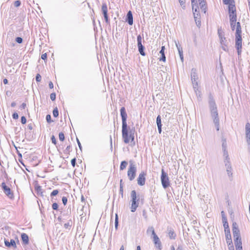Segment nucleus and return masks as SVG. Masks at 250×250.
Returning <instances> with one entry per match:
<instances>
[{"instance_id":"nucleus-7","label":"nucleus","mask_w":250,"mask_h":250,"mask_svg":"<svg viewBox=\"0 0 250 250\" xmlns=\"http://www.w3.org/2000/svg\"><path fill=\"white\" fill-rule=\"evenodd\" d=\"M162 174L161 176V180L162 185L164 188H166L169 186V181L167 174L164 171V169H162Z\"/></svg>"},{"instance_id":"nucleus-37","label":"nucleus","mask_w":250,"mask_h":250,"mask_svg":"<svg viewBox=\"0 0 250 250\" xmlns=\"http://www.w3.org/2000/svg\"><path fill=\"white\" fill-rule=\"evenodd\" d=\"M58 193H59L58 190H57V189L54 190L51 193L50 196H51V197L56 196L58 194Z\"/></svg>"},{"instance_id":"nucleus-28","label":"nucleus","mask_w":250,"mask_h":250,"mask_svg":"<svg viewBox=\"0 0 250 250\" xmlns=\"http://www.w3.org/2000/svg\"><path fill=\"white\" fill-rule=\"evenodd\" d=\"M230 22H234V24H236V15L235 14H230L229 15Z\"/></svg>"},{"instance_id":"nucleus-3","label":"nucleus","mask_w":250,"mask_h":250,"mask_svg":"<svg viewBox=\"0 0 250 250\" xmlns=\"http://www.w3.org/2000/svg\"><path fill=\"white\" fill-rule=\"evenodd\" d=\"M236 225L237 224L236 223H233L232 224V231L234 244L236 248L242 247L240 231L238 227H236Z\"/></svg>"},{"instance_id":"nucleus-6","label":"nucleus","mask_w":250,"mask_h":250,"mask_svg":"<svg viewBox=\"0 0 250 250\" xmlns=\"http://www.w3.org/2000/svg\"><path fill=\"white\" fill-rule=\"evenodd\" d=\"M131 198L132 202L131 211V212H134L138 207V201L140 199L139 196H137L135 190H134L131 191Z\"/></svg>"},{"instance_id":"nucleus-42","label":"nucleus","mask_w":250,"mask_h":250,"mask_svg":"<svg viewBox=\"0 0 250 250\" xmlns=\"http://www.w3.org/2000/svg\"><path fill=\"white\" fill-rule=\"evenodd\" d=\"M36 80L38 82H40L41 81V76L39 74H37L36 76Z\"/></svg>"},{"instance_id":"nucleus-31","label":"nucleus","mask_w":250,"mask_h":250,"mask_svg":"<svg viewBox=\"0 0 250 250\" xmlns=\"http://www.w3.org/2000/svg\"><path fill=\"white\" fill-rule=\"evenodd\" d=\"M227 243L228 244L229 250H234L232 241H228Z\"/></svg>"},{"instance_id":"nucleus-40","label":"nucleus","mask_w":250,"mask_h":250,"mask_svg":"<svg viewBox=\"0 0 250 250\" xmlns=\"http://www.w3.org/2000/svg\"><path fill=\"white\" fill-rule=\"evenodd\" d=\"M16 41L19 43H21L23 40L21 37H17L16 38Z\"/></svg>"},{"instance_id":"nucleus-52","label":"nucleus","mask_w":250,"mask_h":250,"mask_svg":"<svg viewBox=\"0 0 250 250\" xmlns=\"http://www.w3.org/2000/svg\"><path fill=\"white\" fill-rule=\"evenodd\" d=\"M224 151V156L225 157V159H229V154H228V151H227V150H223Z\"/></svg>"},{"instance_id":"nucleus-49","label":"nucleus","mask_w":250,"mask_h":250,"mask_svg":"<svg viewBox=\"0 0 250 250\" xmlns=\"http://www.w3.org/2000/svg\"><path fill=\"white\" fill-rule=\"evenodd\" d=\"M26 122V119L24 116H22L21 117V123L22 124H25Z\"/></svg>"},{"instance_id":"nucleus-22","label":"nucleus","mask_w":250,"mask_h":250,"mask_svg":"<svg viewBox=\"0 0 250 250\" xmlns=\"http://www.w3.org/2000/svg\"><path fill=\"white\" fill-rule=\"evenodd\" d=\"M21 237L22 241L24 244L26 245V244H28L29 237L26 233H22L21 235Z\"/></svg>"},{"instance_id":"nucleus-19","label":"nucleus","mask_w":250,"mask_h":250,"mask_svg":"<svg viewBox=\"0 0 250 250\" xmlns=\"http://www.w3.org/2000/svg\"><path fill=\"white\" fill-rule=\"evenodd\" d=\"M221 215L222 217V221L223 223V226L224 229H228V223L227 222V217L225 216L224 211H221Z\"/></svg>"},{"instance_id":"nucleus-5","label":"nucleus","mask_w":250,"mask_h":250,"mask_svg":"<svg viewBox=\"0 0 250 250\" xmlns=\"http://www.w3.org/2000/svg\"><path fill=\"white\" fill-rule=\"evenodd\" d=\"M137 167L132 160L129 161V167L127 171V176L130 181L134 179L136 176Z\"/></svg>"},{"instance_id":"nucleus-14","label":"nucleus","mask_w":250,"mask_h":250,"mask_svg":"<svg viewBox=\"0 0 250 250\" xmlns=\"http://www.w3.org/2000/svg\"><path fill=\"white\" fill-rule=\"evenodd\" d=\"M175 43L176 47L177 48V50L178 51V53L179 54L180 59H181V61L183 62L184 61V56H183V51L182 47L179 44V42H177L176 41H175Z\"/></svg>"},{"instance_id":"nucleus-47","label":"nucleus","mask_w":250,"mask_h":250,"mask_svg":"<svg viewBox=\"0 0 250 250\" xmlns=\"http://www.w3.org/2000/svg\"><path fill=\"white\" fill-rule=\"evenodd\" d=\"M76 158H73L71 160V165L72 166L74 167L76 165Z\"/></svg>"},{"instance_id":"nucleus-26","label":"nucleus","mask_w":250,"mask_h":250,"mask_svg":"<svg viewBox=\"0 0 250 250\" xmlns=\"http://www.w3.org/2000/svg\"><path fill=\"white\" fill-rule=\"evenodd\" d=\"M229 15L230 14H235V12H236V9H235V5H233V4H229Z\"/></svg>"},{"instance_id":"nucleus-18","label":"nucleus","mask_w":250,"mask_h":250,"mask_svg":"<svg viewBox=\"0 0 250 250\" xmlns=\"http://www.w3.org/2000/svg\"><path fill=\"white\" fill-rule=\"evenodd\" d=\"M156 124L158 126V131L159 133H161L162 132V123H161V118L160 115H158L156 118Z\"/></svg>"},{"instance_id":"nucleus-56","label":"nucleus","mask_w":250,"mask_h":250,"mask_svg":"<svg viewBox=\"0 0 250 250\" xmlns=\"http://www.w3.org/2000/svg\"><path fill=\"white\" fill-rule=\"evenodd\" d=\"M104 20H105V22H106L107 23H109V19H108V15H106V16H104Z\"/></svg>"},{"instance_id":"nucleus-41","label":"nucleus","mask_w":250,"mask_h":250,"mask_svg":"<svg viewBox=\"0 0 250 250\" xmlns=\"http://www.w3.org/2000/svg\"><path fill=\"white\" fill-rule=\"evenodd\" d=\"M50 99L52 101H55L56 99V94L55 93H52L50 94Z\"/></svg>"},{"instance_id":"nucleus-53","label":"nucleus","mask_w":250,"mask_h":250,"mask_svg":"<svg viewBox=\"0 0 250 250\" xmlns=\"http://www.w3.org/2000/svg\"><path fill=\"white\" fill-rule=\"evenodd\" d=\"M37 192L38 193H41V194H42V188L40 186H38L36 188Z\"/></svg>"},{"instance_id":"nucleus-12","label":"nucleus","mask_w":250,"mask_h":250,"mask_svg":"<svg viewBox=\"0 0 250 250\" xmlns=\"http://www.w3.org/2000/svg\"><path fill=\"white\" fill-rule=\"evenodd\" d=\"M242 39L241 37H235V47L237 50L238 55H240L242 51Z\"/></svg>"},{"instance_id":"nucleus-54","label":"nucleus","mask_w":250,"mask_h":250,"mask_svg":"<svg viewBox=\"0 0 250 250\" xmlns=\"http://www.w3.org/2000/svg\"><path fill=\"white\" fill-rule=\"evenodd\" d=\"M71 226V223L68 222L67 223L64 224V227L65 229H68L69 227H70Z\"/></svg>"},{"instance_id":"nucleus-51","label":"nucleus","mask_w":250,"mask_h":250,"mask_svg":"<svg viewBox=\"0 0 250 250\" xmlns=\"http://www.w3.org/2000/svg\"><path fill=\"white\" fill-rule=\"evenodd\" d=\"M119 193L121 195L122 197H123V196H124V194H123V186H121L120 187Z\"/></svg>"},{"instance_id":"nucleus-16","label":"nucleus","mask_w":250,"mask_h":250,"mask_svg":"<svg viewBox=\"0 0 250 250\" xmlns=\"http://www.w3.org/2000/svg\"><path fill=\"white\" fill-rule=\"evenodd\" d=\"M4 244L7 247H8V248H10L11 247H12L14 248H17V245H16V242H15V240L13 239H11L10 242H9V241L8 240H6L5 239H4Z\"/></svg>"},{"instance_id":"nucleus-35","label":"nucleus","mask_w":250,"mask_h":250,"mask_svg":"<svg viewBox=\"0 0 250 250\" xmlns=\"http://www.w3.org/2000/svg\"><path fill=\"white\" fill-rule=\"evenodd\" d=\"M118 215L117 214H116L115 220V228L116 229L118 228Z\"/></svg>"},{"instance_id":"nucleus-50","label":"nucleus","mask_w":250,"mask_h":250,"mask_svg":"<svg viewBox=\"0 0 250 250\" xmlns=\"http://www.w3.org/2000/svg\"><path fill=\"white\" fill-rule=\"evenodd\" d=\"M222 148L223 150L227 149V143L225 141H224L222 144Z\"/></svg>"},{"instance_id":"nucleus-20","label":"nucleus","mask_w":250,"mask_h":250,"mask_svg":"<svg viewBox=\"0 0 250 250\" xmlns=\"http://www.w3.org/2000/svg\"><path fill=\"white\" fill-rule=\"evenodd\" d=\"M241 27L240 25V23L239 22H237L236 23V31L235 37H241Z\"/></svg>"},{"instance_id":"nucleus-10","label":"nucleus","mask_w":250,"mask_h":250,"mask_svg":"<svg viewBox=\"0 0 250 250\" xmlns=\"http://www.w3.org/2000/svg\"><path fill=\"white\" fill-rule=\"evenodd\" d=\"M137 45L138 47V51L140 54L143 56L146 55V53L144 51L145 47L143 45L142 43V37L140 35H139L137 36Z\"/></svg>"},{"instance_id":"nucleus-2","label":"nucleus","mask_w":250,"mask_h":250,"mask_svg":"<svg viewBox=\"0 0 250 250\" xmlns=\"http://www.w3.org/2000/svg\"><path fill=\"white\" fill-rule=\"evenodd\" d=\"M208 104L211 116L213 119V123L215 125L216 130H219V119L218 117L217 105L214 100L211 96H210L209 97Z\"/></svg>"},{"instance_id":"nucleus-29","label":"nucleus","mask_w":250,"mask_h":250,"mask_svg":"<svg viewBox=\"0 0 250 250\" xmlns=\"http://www.w3.org/2000/svg\"><path fill=\"white\" fill-rule=\"evenodd\" d=\"M127 162L125 161H123L121 162V165H120V169L121 170H123L124 169H125L126 166H127Z\"/></svg>"},{"instance_id":"nucleus-11","label":"nucleus","mask_w":250,"mask_h":250,"mask_svg":"<svg viewBox=\"0 0 250 250\" xmlns=\"http://www.w3.org/2000/svg\"><path fill=\"white\" fill-rule=\"evenodd\" d=\"M1 188L2 189L4 193L10 199L14 198L13 192L11 191V189L7 187L5 183H2L1 185Z\"/></svg>"},{"instance_id":"nucleus-55","label":"nucleus","mask_w":250,"mask_h":250,"mask_svg":"<svg viewBox=\"0 0 250 250\" xmlns=\"http://www.w3.org/2000/svg\"><path fill=\"white\" fill-rule=\"evenodd\" d=\"M41 58L43 60H45L47 59V54L46 53H44L42 55Z\"/></svg>"},{"instance_id":"nucleus-13","label":"nucleus","mask_w":250,"mask_h":250,"mask_svg":"<svg viewBox=\"0 0 250 250\" xmlns=\"http://www.w3.org/2000/svg\"><path fill=\"white\" fill-rule=\"evenodd\" d=\"M146 174L145 172H141L137 178V183L140 186H144L145 184Z\"/></svg>"},{"instance_id":"nucleus-39","label":"nucleus","mask_w":250,"mask_h":250,"mask_svg":"<svg viewBox=\"0 0 250 250\" xmlns=\"http://www.w3.org/2000/svg\"><path fill=\"white\" fill-rule=\"evenodd\" d=\"M179 1L183 8L184 9L185 8V0H179Z\"/></svg>"},{"instance_id":"nucleus-46","label":"nucleus","mask_w":250,"mask_h":250,"mask_svg":"<svg viewBox=\"0 0 250 250\" xmlns=\"http://www.w3.org/2000/svg\"><path fill=\"white\" fill-rule=\"evenodd\" d=\"M12 117L14 119H18L19 118L18 114L17 112H15L12 115Z\"/></svg>"},{"instance_id":"nucleus-23","label":"nucleus","mask_w":250,"mask_h":250,"mask_svg":"<svg viewBox=\"0 0 250 250\" xmlns=\"http://www.w3.org/2000/svg\"><path fill=\"white\" fill-rule=\"evenodd\" d=\"M198 1L199 2V5H200L201 9L205 13L206 10L207 8V6L206 5V1H205V0H198Z\"/></svg>"},{"instance_id":"nucleus-15","label":"nucleus","mask_w":250,"mask_h":250,"mask_svg":"<svg viewBox=\"0 0 250 250\" xmlns=\"http://www.w3.org/2000/svg\"><path fill=\"white\" fill-rule=\"evenodd\" d=\"M191 5H192V10L193 11L194 17L195 20L196 21V19L197 18L198 16H199V13H198V11H197L198 6L196 4L195 1L194 2H191Z\"/></svg>"},{"instance_id":"nucleus-48","label":"nucleus","mask_w":250,"mask_h":250,"mask_svg":"<svg viewBox=\"0 0 250 250\" xmlns=\"http://www.w3.org/2000/svg\"><path fill=\"white\" fill-rule=\"evenodd\" d=\"M62 202L64 205H65L67 202V199L66 197H62Z\"/></svg>"},{"instance_id":"nucleus-24","label":"nucleus","mask_w":250,"mask_h":250,"mask_svg":"<svg viewBox=\"0 0 250 250\" xmlns=\"http://www.w3.org/2000/svg\"><path fill=\"white\" fill-rule=\"evenodd\" d=\"M165 49V46H162L161 49L160 51V53L161 55V57L160 58V61H162L163 62H165L166 59V56L165 55V53H164Z\"/></svg>"},{"instance_id":"nucleus-44","label":"nucleus","mask_w":250,"mask_h":250,"mask_svg":"<svg viewBox=\"0 0 250 250\" xmlns=\"http://www.w3.org/2000/svg\"><path fill=\"white\" fill-rule=\"evenodd\" d=\"M52 207L54 210H57L58 208V205L56 203H54L52 204Z\"/></svg>"},{"instance_id":"nucleus-57","label":"nucleus","mask_w":250,"mask_h":250,"mask_svg":"<svg viewBox=\"0 0 250 250\" xmlns=\"http://www.w3.org/2000/svg\"><path fill=\"white\" fill-rule=\"evenodd\" d=\"M77 142L78 145L79 146V148L82 150V147L81 143L78 138H77Z\"/></svg>"},{"instance_id":"nucleus-36","label":"nucleus","mask_w":250,"mask_h":250,"mask_svg":"<svg viewBox=\"0 0 250 250\" xmlns=\"http://www.w3.org/2000/svg\"><path fill=\"white\" fill-rule=\"evenodd\" d=\"M59 139L61 141H63L64 140V135L62 132H60L59 134Z\"/></svg>"},{"instance_id":"nucleus-62","label":"nucleus","mask_w":250,"mask_h":250,"mask_svg":"<svg viewBox=\"0 0 250 250\" xmlns=\"http://www.w3.org/2000/svg\"><path fill=\"white\" fill-rule=\"evenodd\" d=\"M26 106V104L25 103H22L21 106V108L22 109H24Z\"/></svg>"},{"instance_id":"nucleus-21","label":"nucleus","mask_w":250,"mask_h":250,"mask_svg":"<svg viewBox=\"0 0 250 250\" xmlns=\"http://www.w3.org/2000/svg\"><path fill=\"white\" fill-rule=\"evenodd\" d=\"M225 234H226V242L232 241L231 238V235L229 229V226H228V229H224Z\"/></svg>"},{"instance_id":"nucleus-45","label":"nucleus","mask_w":250,"mask_h":250,"mask_svg":"<svg viewBox=\"0 0 250 250\" xmlns=\"http://www.w3.org/2000/svg\"><path fill=\"white\" fill-rule=\"evenodd\" d=\"M21 4V1L20 0H16L14 2V6L15 7H17L20 6Z\"/></svg>"},{"instance_id":"nucleus-25","label":"nucleus","mask_w":250,"mask_h":250,"mask_svg":"<svg viewBox=\"0 0 250 250\" xmlns=\"http://www.w3.org/2000/svg\"><path fill=\"white\" fill-rule=\"evenodd\" d=\"M107 6L105 3H103L102 6V12L104 16H106L107 15Z\"/></svg>"},{"instance_id":"nucleus-61","label":"nucleus","mask_w":250,"mask_h":250,"mask_svg":"<svg viewBox=\"0 0 250 250\" xmlns=\"http://www.w3.org/2000/svg\"><path fill=\"white\" fill-rule=\"evenodd\" d=\"M49 87L50 88L52 89L53 88V84L52 82H50L49 83Z\"/></svg>"},{"instance_id":"nucleus-1","label":"nucleus","mask_w":250,"mask_h":250,"mask_svg":"<svg viewBox=\"0 0 250 250\" xmlns=\"http://www.w3.org/2000/svg\"><path fill=\"white\" fill-rule=\"evenodd\" d=\"M121 116L122 120V133L124 142L125 144H128L131 140V142H134V135L133 130H128L127 128V125L126 123L127 114L125 109L124 107H122L120 109ZM134 144V142H133Z\"/></svg>"},{"instance_id":"nucleus-32","label":"nucleus","mask_w":250,"mask_h":250,"mask_svg":"<svg viewBox=\"0 0 250 250\" xmlns=\"http://www.w3.org/2000/svg\"><path fill=\"white\" fill-rule=\"evenodd\" d=\"M53 114L55 117H57L59 116V111L57 107L54 109L53 111Z\"/></svg>"},{"instance_id":"nucleus-9","label":"nucleus","mask_w":250,"mask_h":250,"mask_svg":"<svg viewBox=\"0 0 250 250\" xmlns=\"http://www.w3.org/2000/svg\"><path fill=\"white\" fill-rule=\"evenodd\" d=\"M218 35H219V39H220V42L222 49L225 51H228V42L227 40H226L225 37L223 36V35L219 29L218 30Z\"/></svg>"},{"instance_id":"nucleus-63","label":"nucleus","mask_w":250,"mask_h":250,"mask_svg":"<svg viewBox=\"0 0 250 250\" xmlns=\"http://www.w3.org/2000/svg\"><path fill=\"white\" fill-rule=\"evenodd\" d=\"M153 228V227H148V229H147V230H146V233H147V234H149V233H152V231H151V230H149V231H148V230L149 229H150V228Z\"/></svg>"},{"instance_id":"nucleus-4","label":"nucleus","mask_w":250,"mask_h":250,"mask_svg":"<svg viewBox=\"0 0 250 250\" xmlns=\"http://www.w3.org/2000/svg\"><path fill=\"white\" fill-rule=\"evenodd\" d=\"M198 75H197V74L196 73V69L192 68V70H191V79L192 82V83H193V88L194 89L195 92L196 93V95H199V96L200 97V96H201V92H200V91L198 90V89L197 88V86H198L197 80H198Z\"/></svg>"},{"instance_id":"nucleus-58","label":"nucleus","mask_w":250,"mask_h":250,"mask_svg":"<svg viewBox=\"0 0 250 250\" xmlns=\"http://www.w3.org/2000/svg\"><path fill=\"white\" fill-rule=\"evenodd\" d=\"M230 26L231 28V29L232 30H234L235 27V24H234V22H230Z\"/></svg>"},{"instance_id":"nucleus-17","label":"nucleus","mask_w":250,"mask_h":250,"mask_svg":"<svg viewBox=\"0 0 250 250\" xmlns=\"http://www.w3.org/2000/svg\"><path fill=\"white\" fill-rule=\"evenodd\" d=\"M126 21H127L130 25L133 24V16L131 11H129L127 13Z\"/></svg>"},{"instance_id":"nucleus-64","label":"nucleus","mask_w":250,"mask_h":250,"mask_svg":"<svg viewBox=\"0 0 250 250\" xmlns=\"http://www.w3.org/2000/svg\"><path fill=\"white\" fill-rule=\"evenodd\" d=\"M3 83H4L5 84H7V83H8V80H7V79H4L3 80Z\"/></svg>"},{"instance_id":"nucleus-43","label":"nucleus","mask_w":250,"mask_h":250,"mask_svg":"<svg viewBox=\"0 0 250 250\" xmlns=\"http://www.w3.org/2000/svg\"><path fill=\"white\" fill-rule=\"evenodd\" d=\"M51 140L52 141V143L54 144V145H56L57 143L56 139L54 135H52L51 138Z\"/></svg>"},{"instance_id":"nucleus-59","label":"nucleus","mask_w":250,"mask_h":250,"mask_svg":"<svg viewBox=\"0 0 250 250\" xmlns=\"http://www.w3.org/2000/svg\"><path fill=\"white\" fill-rule=\"evenodd\" d=\"M230 0H223V3L225 4H229Z\"/></svg>"},{"instance_id":"nucleus-60","label":"nucleus","mask_w":250,"mask_h":250,"mask_svg":"<svg viewBox=\"0 0 250 250\" xmlns=\"http://www.w3.org/2000/svg\"><path fill=\"white\" fill-rule=\"evenodd\" d=\"M70 148H71V146H68L66 147V149H65V151L66 152H69V151H70Z\"/></svg>"},{"instance_id":"nucleus-38","label":"nucleus","mask_w":250,"mask_h":250,"mask_svg":"<svg viewBox=\"0 0 250 250\" xmlns=\"http://www.w3.org/2000/svg\"><path fill=\"white\" fill-rule=\"evenodd\" d=\"M46 121L47 122V123H50L51 122H52V121L51 120V115L49 114H48L46 115Z\"/></svg>"},{"instance_id":"nucleus-27","label":"nucleus","mask_w":250,"mask_h":250,"mask_svg":"<svg viewBox=\"0 0 250 250\" xmlns=\"http://www.w3.org/2000/svg\"><path fill=\"white\" fill-rule=\"evenodd\" d=\"M176 234L173 229H170L168 230V236L170 239H174L176 237Z\"/></svg>"},{"instance_id":"nucleus-33","label":"nucleus","mask_w":250,"mask_h":250,"mask_svg":"<svg viewBox=\"0 0 250 250\" xmlns=\"http://www.w3.org/2000/svg\"><path fill=\"white\" fill-rule=\"evenodd\" d=\"M231 169H232L231 167H229L227 168H226V171L228 173L229 176H231L232 175V173L231 172Z\"/></svg>"},{"instance_id":"nucleus-34","label":"nucleus","mask_w":250,"mask_h":250,"mask_svg":"<svg viewBox=\"0 0 250 250\" xmlns=\"http://www.w3.org/2000/svg\"><path fill=\"white\" fill-rule=\"evenodd\" d=\"M229 159H225V161H224V162L225 163V166H226V167L227 168L228 167H231V165H230V163L229 162V161L228 160Z\"/></svg>"},{"instance_id":"nucleus-30","label":"nucleus","mask_w":250,"mask_h":250,"mask_svg":"<svg viewBox=\"0 0 250 250\" xmlns=\"http://www.w3.org/2000/svg\"><path fill=\"white\" fill-rule=\"evenodd\" d=\"M246 129V135L250 134V124L249 123H247L246 125L245 126Z\"/></svg>"},{"instance_id":"nucleus-8","label":"nucleus","mask_w":250,"mask_h":250,"mask_svg":"<svg viewBox=\"0 0 250 250\" xmlns=\"http://www.w3.org/2000/svg\"><path fill=\"white\" fill-rule=\"evenodd\" d=\"M149 230L152 231V235H153V241L155 245V247L157 248L159 250H161L162 249L161 242L160 240V239L155 233L154 228H151L149 229L148 231Z\"/></svg>"}]
</instances>
